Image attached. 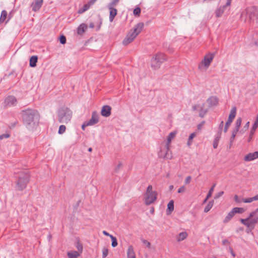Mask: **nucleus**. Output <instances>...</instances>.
<instances>
[{
    "mask_svg": "<svg viewBox=\"0 0 258 258\" xmlns=\"http://www.w3.org/2000/svg\"><path fill=\"white\" fill-rule=\"evenodd\" d=\"M38 113L35 110L27 109L23 111V121L29 128L33 127L35 126V121L38 120Z\"/></svg>",
    "mask_w": 258,
    "mask_h": 258,
    "instance_id": "1",
    "label": "nucleus"
},
{
    "mask_svg": "<svg viewBox=\"0 0 258 258\" xmlns=\"http://www.w3.org/2000/svg\"><path fill=\"white\" fill-rule=\"evenodd\" d=\"M144 24L142 22L139 23L136 25L133 29L131 30L126 35V37L122 41L124 45H127L131 43L135 38L141 33L143 30Z\"/></svg>",
    "mask_w": 258,
    "mask_h": 258,
    "instance_id": "2",
    "label": "nucleus"
},
{
    "mask_svg": "<svg viewBox=\"0 0 258 258\" xmlns=\"http://www.w3.org/2000/svg\"><path fill=\"white\" fill-rule=\"evenodd\" d=\"M58 120L61 123H68L71 119L72 112L67 107H62L57 112Z\"/></svg>",
    "mask_w": 258,
    "mask_h": 258,
    "instance_id": "3",
    "label": "nucleus"
},
{
    "mask_svg": "<svg viewBox=\"0 0 258 258\" xmlns=\"http://www.w3.org/2000/svg\"><path fill=\"white\" fill-rule=\"evenodd\" d=\"M29 181V174L28 171H22L18 175L17 182V188L19 190H23L25 188Z\"/></svg>",
    "mask_w": 258,
    "mask_h": 258,
    "instance_id": "4",
    "label": "nucleus"
},
{
    "mask_svg": "<svg viewBox=\"0 0 258 258\" xmlns=\"http://www.w3.org/2000/svg\"><path fill=\"white\" fill-rule=\"evenodd\" d=\"M166 56L164 53H158L152 58L151 66L154 69L160 68L162 63L166 60Z\"/></svg>",
    "mask_w": 258,
    "mask_h": 258,
    "instance_id": "5",
    "label": "nucleus"
},
{
    "mask_svg": "<svg viewBox=\"0 0 258 258\" xmlns=\"http://www.w3.org/2000/svg\"><path fill=\"white\" fill-rule=\"evenodd\" d=\"M214 57V54L209 53L204 56V59L200 63L198 68L201 71L206 70L210 66Z\"/></svg>",
    "mask_w": 258,
    "mask_h": 258,
    "instance_id": "6",
    "label": "nucleus"
},
{
    "mask_svg": "<svg viewBox=\"0 0 258 258\" xmlns=\"http://www.w3.org/2000/svg\"><path fill=\"white\" fill-rule=\"evenodd\" d=\"M246 14L249 20L258 23V7H251L246 10Z\"/></svg>",
    "mask_w": 258,
    "mask_h": 258,
    "instance_id": "7",
    "label": "nucleus"
},
{
    "mask_svg": "<svg viewBox=\"0 0 258 258\" xmlns=\"http://www.w3.org/2000/svg\"><path fill=\"white\" fill-rule=\"evenodd\" d=\"M157 192L145 193V202L148 206L153 203L157 200Z\"/></svg>",
    "mask_w": 258,
    "mask_h": 258,
    "instance_id": "8",
    "label": "nucleus"
},
{
    "mask_svg": "<svg viewBox=\"0 0 258 258\" xmlns=\"http://www.w3.org/2000/svg\"><path fill=\"white\" fill-rule=\"evenodd\" d=\"M177 134V132L174 131L173 132H171L168 136L167 138V143L165 145V147L166 148V153L165 155L164 156V158H166L167 159H170V157H169L168 155V151L169 150L170 145V143L171 142V140L175 137L176 135Z\"/></svg>",
    "mask_w": 258,
    "mask_h": 258,
    "instance_id": "9",
    "label": "nucleus"
},
{
    "mask_svg": "<svg viewBox=\"0 0 258 258\" xmlns=\"http://www.w3.org/2000/svg\"><path fill=\"white\" fill-rule=\"evenodd\" d=\"M4 103L6 106L11 107L17 104V100L14 96H9L6 98Z\"/></svg>",
    "mask_w": 258,
    "mask_h": 258,
    "instance_id": "10",
    "label": "nucleus"
},
{
    "mask_svg": "<svg viewBox=\"0 0 258 258\" xmlns=\"http://www.w3.org/2000/svg\"><path fill=\"white\" fill-rule=\"evenodd\" d=\"M248 218L251 223L254 226L255 224L258 222V208L250 213Z\"/></svg>",
    "mask_w": 258,
    "mask_h": 258,
    "instance_id": "11",
    "label": "nucleus"
},
{
    "mask_svg": "<svg viewBox=\"0 0 258 258\" xmlns=\"http://www.w3.org/2000/svg\"><path fill=\"white\" fill-rule=\"evenodd\" d=\"M43 0H34L31 5L32 10L34 12L38 11L41 7Z\"/></svg>",
    "mask_w": 258,
    "mask_h": 258,
    "instance_id": "12",
    "label": "nucleus"
},
{
    "mask_svg": "<svg viewBox=\"0 0 258 258\" xmlns=\"http://www.w3.org/2000/svg\"><path fill=\"white\" fill-rule=\"evenodd\" d=\"M97 0H91L87 4H85L83 8H80L78 13L79 14H82L90 9L91 6L93 5Z\"/></svg>",
    "mask_w": 258,
    "mask_h": 258,
    "instance_id": "13",
    "label": "nucleus"
},
{
    "mask_svg": "<svg viewBox=\"0 0 258 258\" xmlns=\"http://www.w3.org/2000/svg\"><path fill=\"white\" fill-rule=\"evenodd\" d=\"M111 108L109 105H104L102 107L101 114L102 116L105 117H108L111 114Z\"/></svg>",
    "mask_w": 258,
    "mask_h": 258,
    "instance_id": "14",
    "label": "nucleus"
},
{
    "mask_svg": "<svg viewBox=\"0 0 258 258\" xmlns=\"http://www.w3.org/2000/svg\"><path fill=\"white\" fill-rule=\"evenodd\" d=\"M258 158V151L247 154L244 158L245 161H251Z\"/></svg>",
    "mask_w": 258,
    "mask_h": 258,
    "instance_id": "15",
    "label": "nucleus"
},
{
    "mask_svg": "<svg viewBox=\"0 0 258 258\" xmlns=\"http://www.w3.org/2000/svg\"><path fill=\"white\" fill-rule=\"evenodd\" d=\"M98 121L99 118L98 114L96 112H94L92 114L91 118L87 122H88V124H89L90 125H93L98 123Z\"/></svg>",
    "mask_w": 258,
    "mask_h": 258,
    "instance_id": "16",
    "label": "nucleus"
},
{
    "mask_svg": "<svg viewBox=\"0 0 258 258\" xmlns=\"http://www.w3.org/2000/svg\"><path fill=\"white\" fill-rule=\"evenodd\" d=\"M108 8L110 11L109 12V21L112 22L115 16L117 14V10L115 8H113L112 6H108Z\"/></svg>",
    "mask_w": 258,
    "mask_h": 258,
    "instance_id": "17",
    "label": "nucleus"
},
{
    "mask_svg": "<svg viewBox=\"0 0 258 258\" xmlns=\"http://www.w3.org/2000/svg\"><path fill=\"white\" fill-rule=\"evenodd\" d=\"M207 101L210 106H216L218 103V99L216 96L210 97Z\"/></svg>",
    "mask_w": 258,
    "mask_h": 258,
    "instance_id": "18",
    "label": "nucleus"
},
{
    "mask_svg": "<svg viewBox=\"0 0 258 258\" xmlns=\"http://www.w3.org/2000/svg\"><path fill=\"white\" fill-rule=\"evenodd\" d=\"M127 258H136L133 246L131 245L128 246L127 249Z\"/></svg>",
    "mask_w": 258,
    "mask_h": 258,
    "instance_id": "19",
    "label": "nucleus"
},
{
    "mask_svg": "<svg viewBox=\"0 0 258 258\" xmlns=\"http://www.w3.org/2000/svg\"><path fill=\"white\" fill-rule=\"evenodd\" d=\"M240 222L247 227H251L252 229H253L254 227L253 224L251 223V221L249 220L248 217L246 219H241Z\"/></svg>",
    "mask_w": 258,
    "mask_h": 258,
    "instance_id": "20",
    "label": "nucleus"
},
{
    "mask_svg": "<svg viewBox=\"0 0 258 258\" xmlns=\"http://www.w3.org/2000/svg\"><path fill=\"white\" fill-rule=\"evenodd\" d=\"M87 26L85 24H84V23L81 24L78 27L77 33L80 35H82L85 32V31L87 29Z\"/></svg>",
    "mask_w": 258,
    "mask_h": 258,
    "instance_id": "21",
    "label": "nucleus"
},
{
    "mask_svg": "<svg viewBox=\"0 0 258 258\" xmlns=\"http://www.w3.org/2000/svg\"><path fill=\"white\" fill-rule=\"evenodd\" d=\"M187 233L186 232H180L176 237V240L178 242H180L186 238Z\"/></svg>",
    "mask_w": 258,
    "mask_h": 258,
    "instance_id": "22",
    "label": "nucleus"
},
{
    "mask_svg": "<svg viewBox=\"0 0 258 258\" xmlns=\"http://www.w3.org/2000/svg\"><path fill=\"white\" fill-rule=\"evenodd\" d=\"M227 6H225V5L220 7L216 11H215V14L216 16L217 17H220L222 16V15L223 14L225 9Z\"/></svg>",
    "mask_w": 258,
    "mask_h": 258,
    "instance_id": "23",
    "label": "nucleus"
},
{
    "mask_svg": "<svg viewBox=\"0 0 258 258\" xmlns=\"http://www.w3.org/2000/svg\"><path fill=\"white\" fill-rule=\"evenodd\" d=\"M37 60L38 57L37 56L34 55L31 56L30 58V66L31 67H36Z\"/></svg>",
    "mask_w": 258,
    "mask_h": 258,
    "instance_id": "24",
    "label": "nucleus"
},
{
    "mask_svg": "<svg viewBox=\"0 0 258 258\" xmlns=\"http://www.w3.org/2000/svg\"><path fill=\"white\" fill-rule=\"evenodd\" d=\"M67 255L69 258H78L80 254L77 251H71L68 252Z\"/></svg>",
    "mask_w": 258,
    "mask_h": 258,
    "instance_id": "25",
    "label": "nucleus"
},
{
    "mask_svg": "<svg viewBox=\"0 0 258 258\" xmlns=\"http://www.w3.org/2000/svg\"><path fill=\"white\" fill-rule=\"evenodd\" d=\"M236 114V107L233 106L230 110L228 118L233 120Z\"/></svg>",
    "mask_w": 258,
    "mask_h": 258,
    "instance_id": "26",
    "label": "nucleus"
},
{
    "mask_svg": "<svg viewBox=\"0 0 258 258\" xmlns=\"http://www.w3.org/2000/svg\"><path fill=\"white\" fill-rule=\"evenodd\" d=\"M242 119L241 118L238 117L235 122V127L233 131H234L235 132H238L239 128L241 126Z\"/></svg>",
    "mask_w": 258,
    "mask_h": 258,
    "instance_id": "27",
    "label": "nucleus"
},
{
    "mask_svg": "<svg viewBox=\"0 0 258 258\" xmlns=\"http://www.w3.org/2000/svg\"><path fill=\"white\" fill-rule=\"evenodd\" d=\"M234 216V214L232 210H231L226 216V217L225 218V219L223 220L224 223H226L229 222L232 217Z\"/></svg>",
    "mask_w": 258,
    "mask_h": 258,
    "instance_id": "28",
    "label": "nucleus"
},
{
    "mask_svg": "<svg viewBox=\"0 0 258 258\" xmlns=\"http://www.w3.org/2000/svg\"><path fill=\"white\" fill-rule=\"evenodd\" d=\"M8 13L6 10H3L2 12L1 15L0 17V23H3L7 18Z\"/></svg>",
    "mask_w": 258,
    "mask_h": 258,
    "instance_id": "29",
    "label": "nucleus"
},
{
    "mask_svg": "<svg viewBox=\"0 0 258 258\" xmlns=\"http://www.w3.org/2000/svg\"><path fill=\"white\" fill-rule=\"evenodd\" d=\"M196 135L197 134L196 133H192L189 135L187 143V145L189 147L191 145L192 143V140L196 136Z\"/></svg>",
    "mask_w": 258,
    "mask_h": 258,
    "instance_id": "30",
    "label": "nucleus"
},
{
    "mask_svg": "<svg viewBox=\"0 0 258 258\" xmlns=\"http://www.w3.org/2000/svg\"><path fill=\"white\" fill-rule=\"evenodd\" d=\"M213 204H214L213 201L209 202L204 209V212H205V213L208 212L212 208V207L213 206Z\"/></svg>",
    "mask_w": 258,
    "mask_h": 258,
    "instance_id": "31",
    "label": "nucleus"
},
{
    "mask_svg": "<svg viewBox=\"0 0 258 258\" xmlns=\"http://www.w3.org/2000/svg\"><path fill=\"white\" fill-rule=\"evenodd\" d=\"M232 211L233 212L234 215L236 213H239V214H242L244 212V210L242 208H234L232 209Z\"/></svg>",
    "mask_w": 258,
    "mask_h": 258,
    "instance_id": "32",
    "label": "nucleus"
},
{
    "mask_svg": "<svg viewBox=\"0 0 258 258\" xmlns=\"http://www.w3.org/2000/svg\"><path fill=\"white\" fill-rule=\"evenodd\" d=\"M167 210L169 212H172L174 210V202L173 200L170 201L167 205Z\"/></svg>",
    "mask_w": 258,
    "mask_h": 258,
    "instance_id": "33",
    "label": "nucleus"
},
{
    "mask_svg": "<svg viewBox=\"0 0 258 258\" xmlns=\"http://www.w3.org/2000/svg\"><path fill=\"white\" fill-rule=\"evenodd\" d=\"M232 121H233L232 119L228 118V120L226 121V122L225 123V127H224V131L225 133L227 132L229 127L230 126V124H231V123H232Z\"/></svg>",
    "mask_w": 258,
    "mask_h": 258,
    "instance_id": "34",
    "label": "nucleus"
},
{
    "mask_svg": "<svg viewBox=\"0 0 258 258\" xmlns=\"http://www.w3.org/2000/svg\"><path fill=\"white\" fill-rule=\"evenodd\" d=\"M110 238L111 239L112 243H111V246L113 247H115L117 245V241L116 237H114L113 236H111Z\"/></svg>",
    "mask_w": 258,
    "mask_h": 258,
    "instance_id": "35",
    "label": "nucleus"
},
{
    "mask_svg": "<svg viewBox=\"0 0 258 258\" xmlns=\"http://www.w3.org/2000/svg\"><path fill=\"white\" fill-rule=\"evenodd\" d=\"M216 186V183H214L213 186L211 187V188L210 189L207 195V199H209L210 198H211V197L212 196V195L213 194V192L214 191V187H215Z\"/></svg>",
    "mask_w": 258,
    "mask_h": 258,
    "instance_id": "36",
    "label": "nucleus"
},
{
    "mask_svg": "<svg viewBox=\"0 0 258 258\" xmlns=\"http://www.w3.org/2000/svg\"><path fill=\"white\" fill-rule=\"evenodd\" d=\"M141 241L142 243L145 244L148 248H150L151 247V243L147 241V240L144 239L143 238L141 237L140 238Z\"/></svg>",
    "mask_w": 258,
    "mask_h": 258,
    "instance_id": "37",
    "label": "nucleus"
},
{
    "mask_svg": "<svg viewBox=\"0 0 258 258\" xmlns=\"http://www.w3.org/2000/svg\"><path fill=\"white\" fill-rule=\"evenodd\" d=\"M237 132H235L234 131H232V135L230 138V145L231 146L232 143H233V142L234 140V138L236 136V135L237 134Z\"/></svg>",
    "mask_w": 258,
    "mask_h": 258,
    "instance_id": "38",
    "label": "nucleus"
},
{
    "mask_svg": "<svg viewBox=\"0 0 258 258\" xmlns=\"http://www.w3.org/2000/svg\"><path fill=\"white\" fill-rule=\"evenodd\" d=\"M108 254V250L106 247H103L102 249V258H106Z\"/></svg>",
    "mask_w": 258,
    "mask_h": 258,
    "instance_id": "39",
    "label": "nucleus"
},
{
    "mask_svg": "<svg viewBox=\"0 0 258 258\" xmlns=\"http://www.w3.org/2000/svg\"><path fill=\"white\" fill-rule=\"evenodd\" d=\"M66 126L64 125H60L58 130V134H62L64 133L66 131Z\"/></svg>",
    "mask_w": 258,
    "mask_h": 258,
    "instance_id": "40",
    "label": "nucleus"
},
{
    "mask_svg": "<svg viewBox=\"0 0 258 258\" xmlns=\"http://www.w3.org/2000/svg\"><path fill=\"white\" fill-rule=\"evenodd\" d=\"M219 139H220V138L217 137L214 139V141L213 142V148L214 149H216L217 148Z\"/></svg>",
    "mask_w": 258,
    "mask_h": 258,
    "instance_id": "41",
    "label": "nucleus"
},
{
    "mask_svg": "<svg viewBox=\"0 0 258 258\" xmlns=\"http://www.w3.org/2000/svg\"><path fill=\"white\" fill-rule=\"evenodd\" d=\"M253 201H254L253 197L246 199H242V202L244 203H250L252 202Z\"/></svg>",
    "mask_w": 258,
    "mask_h": 258,
    "instance_id": "42",
    "label": "nucleus"
},
{
    "mask_svg": "<svg viewBox=\"0 0 258 258\" xmlns=\"http://www.w3.org/2000/svg\"><path fill=\"white\" fill-rule=\"evenodd\" d=\"M134 14L135 16H139L141 13V9L139 7L135 8L134 10Z\"/></svg>",
    "mask_w": 258,
    "mask_h": 258,
    "instance_id": "43",
    "label": "nucleus"
},
{
    "mask_svg": "<svg viewBox=\"0 0 258 258\" xmlns=\"http://www.w3.org/2000/svg\"><path fill=\"white\" fill-rule=\"evenodd\" d=\"M10 137V134L9 133H6L0 135V141L4 139H7Z\"/></svg>",
    "mask_w": 258,
    "mask_h": 258,
    "instance_id": "44",
    "label": "nucleus"
},
{
    "mask_svg": "<svg viewBox=\"0 0 258 258\" xmlns=\"http://www.w3.org/2000/svg\"><path fill=\"white\" fill-rule=\"evenodd\" d=\"M76 248L78 250V251L80 252L79 253H81L83 251V246L82 245L79 243L78 242L76 244Z\"/></svg>",
    "mask_w": 258,
    "mask_h": 258,
    "instance_id": "45",
    "label": "nucleus"
},
{
    "mask_svg": "<svg viewBox=\"0 0 258 258\" xmlns=\"http://www.w3.org/2000/svg\"><path fill=\"white\" fill-rule=\"evenodd\" d=\"M201 109L199 113V116L201 117H203L207 113V111L206 110H203V107H201Z\"/></svg>",
    "mask_w": 258,
    "mask_h": 258,
    "instance_id": "46",
    "label": "nucleus"
},
{
    "mask_svg": "<svg viewBox=\"0 0 258 258\" xmlns=\"http://www.w3.org/2000/svg\"><path fill=\"white\" fill-rule=\"evenodd\" d=\"M152 188V186L151 185H149L147 188L146 193L157 192L155 191H153Z\"/></svg>",
    "mask_w": 258,
    "mask_h": 258,
    "instance_id": "47",
    "label": "nucleus"
},
{
    "mask_svg": "<svg viewBox=\"0 0 258 258\" xmlns=\"http://www.w3.org/2000/svg\"><path fill=\"white\" fill-rule=\"evenodd\" d=\"M185 189H186V188H185V186L182 185L178 188L177 192H178V193H179V194L184 193L185 191Z\"/></svg>",
    "mask_w": 258,
    "mask_h": 258,
    "instance_id": "48",
    "label": "nucleus"
},
{
    "mask_svg": "<svg viewBox=\"0 0 258 258\" xmlns=\"http://www.w3.org/2000/svg\"><path fill=\"white\" fill-rule=\"evenodd\" d=\"M59 41L60 43L64 44L66 43V38L64 36L62 35L59 38Z\"/></svg>",
    "mask_w": 258,
    "mask_h": 258,
    "instance_id": "49",
    "label": "nucleus"
},
{
    "mask_svg": "<svg viewBox=\"0 0 258 258\" xmlns=\"http://www.w3.org/2000/svg\"><path fill=\"white\" fill-rule=\"evenodd\" d=\"M119 0H112L111 2L108 4V6L114 7L119 2Z\"/></svg>",
    "mask_w": 258,
    "mask_h": 258,
    "instance_id": "50",
    "label": "nucleus"
},
{
    "mask_svg": "<svg viewBox=\"0 0 258 258\" xmlns=\"http://www.w3.org/2000/svg\"><path fill=\"white\" fill-rule=\"evenodd\" d=\"M234 200L235 201V202L236 203H241L242 202V199L241 200H240L239 197H238L237 195H235L234 197Z\"/></svg>",
    "mask_w": 258,
    "mask_h": 258,
    "instance_id": "51",
    "label": "nucleus"
},
{
    "mask_svg": "<svg viewBox=\"0 0 258 258\" xmlns=\"http://www.w3.org/2000/svg\"><path fill=\"white\" fill-rule=\"evenodd\" d=\"M224 194V191H221L219 192H218L215 196V199H218L219 198H220V197H221Z\"/></svg>",
    "mask_w": 258,
    "mask_h": 258,
    "instance_id": "52",
    "label": "nucleus"
},
{
    "mask_svg": "<svg viewBox=\"0 0 258 258\" xmlns=\"http://www.w3.org/2000/svg\"><path fill=\"white\" fill-rule=\"evenodd\" d=\"M191 177L190 176H187L185 180V184L189 183L191 181Z\"/></svg>",
    "mask_w": 258,
    "mask_h": 258,
    "instance_id": "53",
    "label": "nucleus"
},
{
    "mask_svg": "<svg viewBox=\"0 0 258 258\" xmlns=\"http://www.w3.org/2000/svg\"><path fill=\"white\" fill-rule=\"evenodd\" d=\"M97 21H98V30H99L100 28V26H101V25L102 24V21H101V18H100V17H98L97 18Z\"/></svg>",
    "mask_w": 258,
    "mask_h": 258,
    "instance_id": "54",
    "label": "nucleus"
},
{
    "mask_svg": "<svg viewBox=\"0 0 258 258\" xmlns=\"http://www.w3.org/2000/svg\"><path fill=\"white\" fill-rule=\"evenodd\" d=\"M90 126L89 124H88V122L86 121V122H85L82 125V128L83 130H85V127L86 126Z\"/></svg>",
    "mask_w": 258,
    "mask_h": 258,
    "instance_id": "55",
    "label": "nucleus"
},
{
    "mask_svg": "<svg viewBox=\"0 0 258 258\" xmlns=\"http://www.w3.org/2000/svg\"><path fill=\"white\" fill-rule=\"evenodd\" d=\"M222 244L224 245H227V244L229 245V244H230V242L228 240L225 239L222 241Z\"/></svg>",
    "mask_w": 258,
    "mask_h": 258,
    "instance_id": "56",
    "label": "nucleus"
},
{
    "mask_svg": "<svg viewBox=\"0 0 258 258\" xmlns=\"http://www.w3.org/2000/svg\"><path fill=\"white\" fill-rule=\"evenodd\" d=\"M200 107V105H195L194 106H192V110L194 111H195L199 107Z\"/></svg>",
    "mask_w": 258,
    "mask_h": 258,
    "instance_id": "57",
    "label": "nucleus"
},
{
    "mask_svg": "<svg viewBox=\"0 0 258 258\" xmlns=\"http://www.w3.org/2000/svg\"><path fill=\"white\" fill-rule=\"evenodd\" d=\"M102 233L104 235L109 236L110 237L111 236H112V235L109 234L107 231L105 230L103 231Z\"/></svg>",
    "mask_w": 258,
    "mask_h": 258,
    "instance_id": "58",
    "label": "nucleus"
},
{
    "mask_svg": "<svg viewBox=\"0 0 258 258\" xmlns=\"http://www.w3.org/2000/svg\"><path fill=\"white\" fill-rule=\"evenodd\" d=\"M249 126V122L248 121L246 123L245 125L244 126V128H245V130H247Z\"/></svg>",
    "mask_w": 258,
    "mask_h": 258,
    "instance_id": "59",
    "label": "nucleus"
},
{
    "mask_svg": "<svg viewBox=\"0 0 258 258\" xmlns=\"http://www.w3.org/2000/svg\"><path fill=\"white\" fill-rule=\"evenodd\" d=\"M229 250H230V253L231 254H232V255L233 256V257H235V253L234 252L232 248L231 247H229Z\"/></svg>",
    "mask_w": 258,
    "mask_h": 258,
    "instance_id": "60",
    "label": "nucleus"
},
{
    "mask_svg": "<svg viewBox=\"0 0 258 258\" xmlns=\"http://www.w3.org/2000/svg\"><path fill=\"white\" fill-rule=\"evenodd\" d=\"M232 0H227L225 6H229L231 5Z\"/></svg>",
    "mask_w": 258,
    "mask_h": 258,
    "instance_id": "61",
    "label": "nucleus"
},
{
    "mask_svg": "<svg viewBox=\"0 0 258 258\" xmlns=\"http://www.w3.org/2000/svg\"><path fill=\"white\" fill-rule=\"evenodd\" d=\"M224 125L223 121H222L219 124V129H222Z\"/></svg>",
    "mask_w": 258,
    "mask_h": 258,
    "instance_id": "62",
    "label": "nucleus"
},
{
    "mask_svg": "<svg viewBox=\"0 0 258 258\" xmlns=\"http://www.w3.org/2000/svg\"><path fill=\"white\" fill-rule=\"evenodd\" d=\"M89 27L91 28H93L95 27V24L94 23H90L89 24Z\"/></svg>",
    "mask_w": 258,
    "mask_h": 258,
    "instance_id": "63",
    "label": "nucleus"
},
{
    "mask_svg": "<svg viewBox=\"0 0 258 258\" xmlns=\"http://www.w3.org/2000/svg\"><path fill=\"white\" fill-rule=\"evenodd\" d=\"M253 201H257L258 200V195L255 196L253 197Z\"/></svg>",
    "mask_w": 258,
    "mask_h": 258,
    "instance_id": "64",
    "label": "nucleus"
}]
</instances>
